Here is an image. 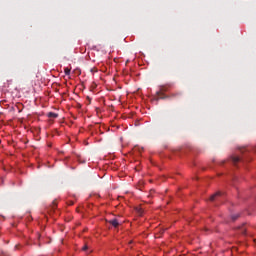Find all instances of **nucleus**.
<instances>
[{
	"label": "nucleus",
	"instance_id": "obj_3",
	"mask_svg": "<svg viewBox=\"0 0 256 256\" xmlns=\"http://www.w3.org/2000/svg\"><path fill=\"white\" fill-rule=\"evenodd\" d=\"M64 73L65 75H71V68L69 67L64 68Z\"/></svg>",
	"mask_w": 256,
	"mask_h": 256
},
{
	"label": "nucleus",
	"instance_id": "obj_2",
	"mask_svg": "<svg viewBox=\"0 0 256 256\" xmlns=\"http://www.w3.org/2000/svg\"><path fill=\"white\" fill-rule=\"evenodd\" d=\"M219 195H221V193H219V192L215 193L214 195H212L210 197V201H215L216 197H219Z\"/></svg>",
	"mask_w": 256,
	"mask_h": 256
},
{
	"label": "nucleus",
	"instance_id": "obj_1",
	"mask_svg": "<svg viewBox=\"0 0 256 256\" xmlns=\"http://www.w3.org/2000/svg\"><path fill=\"white\" fill-rule=\"evenodd\" d=\"M110 223L113 225V227H119V221H117V219L111 220Z\"/></svg>",
	"mask_w": 256,
	"mask_h": 256
},
{
	"label": "nucleus",
	"instance_id": "obj_7",
	"mask_svg": "<svg viewBox=\"0 0 256 256\" xmlns=\"http://www.w3.org/2000/svg\"><path fill=\"white\" fill-rule=\"evenodd\" d=\"M235 161H239V158H235Z\"/></svg>",
	"mask_w": 256,
	"mask_h": 256
},
{
	"label": "nucleus",
	"instance_id": "obj_4",
	"mask_svg": "<svg viewBox=\"0 0 256 256\" xmlns=\"http://www.w3.org/2000/svg\"><path fill=\"white\" fill-rule=\"evenodd\" d=\"M48 117L53 118V119H57L58 115L53 113V112H50V113H48Z\"/></svg>",
	"mask_w": 256,
	"mask_h": 256
},
{
	"label": "nucleus",
	"instance_id": "obj_6",
	"mask_svg": "<svg viewBox=\"0 0 256 256\" xmlns=\"http://www.w3.org/2000/svg\"><path fill=\"white\" fill-rule=\"evenodd\" d=\"M82 250H83V251H87V246H84V247L82 248Z\"/></svg>",
	"mask_w": 256,
	"mask_h": 256
},
{
	"label": "nucleus",
	"instance_id": "obj_5",
	"mask_svg": "<svg viewBox=\"0 0 256 256\" xmlns=\"http://www.w3.org/2000/svg\"><path fill=\"white\" fill-rule=\"evenodd\" d=\"M142 213H143V210L139 209V215H142Z\"/></svg>",
	"mask_w": 256,
	"mask_h": 256
}]
</instances>
